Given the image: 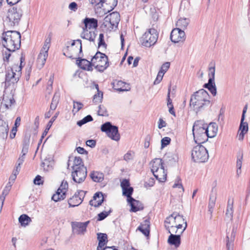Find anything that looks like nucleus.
Masks as SVG:
<instances>
[{
    "label": "nucleus",
    "instance_id": "1",
    "mask_svg": "<svg viewBox=\"0 0 250 250\" xmlns=\"http://www.w3.org/2000/svg\"><path fill=\"white\" fill-rule=\"evenodd\" d=\"M208 92L201 89L193 94L190 99V106H192L194 110L199 112L210 106V101Z\"/></svg>",
    "mask_w": 250,
    "mask_h": 250
},
{
    "label": "nucleus",
    "instance_id": "2",
    "mask_svg": "<svg viewBox=\"0 0 250 250\" xmlns=\"http://www.w3.org/2000/svg\"><path fill=\"white\" fill-rule=\"evenodd\" d=\"M2 38V45L8 51L15 52L20 48L21 35L19 32L14 30L4 32Z\"/></svg>",
    "mask_w": 250,
    "mask_h": 250
},
{
    "label": "nucleus",
    "instance_id": "3",
    "mask_svg": "<svg viewBox=\"0 0 250 250\" xmlns=\"http://www.w3.org/2000/svg\"><path fill=\"white\" fill-rule=\"evenodd\" d=\"M192 133L195 142L200 145L208 141L211 136L208 133V125L202 120L195 121L192 127Z\"/></svg>",
    "mask_w": 250,
    "mask_h": 250
},
{
    "label": "nucleus",
    "instance_id": "4",
    "mask_svg": "<svg viewBox=\"0 0 250 250\" xmlns=\"http://www.w3.org/2000/svg\"><path fill=\"white\" fill-rule=\"evenodd\" d=\"M191 157L195 162L205 163L208 161L209 155L207 149L200 144L193 147Z\"/></svg>",
    "mask_w": 250,
    "mask_h": 250
},
{
    "label": "nucleus",
    "instance_id": "5",
    "mask_svg": "<svg viewBox=\"0 0 250 250\" xmlns=\"http://www.w3.org/2000/svg\"><path fill=\"white\" fill-rule=\"evenodd\" d=\"M92 61L94 62L95 68L99 72H103L109 66L108 57L99 51L92 57Z\"/></svg>",
    "mask_w": 250,
    "mask_h": 250
},
{
    "label": "nucleus",
    "instance_id": "6",
    "mask_svg": "<svg viewBox=\"0 0 250 250\" xmlns=\"http://www.w3.org/2000/svg\"><path fill=\"white\" fill-rule=\"evenodd\" d=\"M158 38V33L157 30L151 28L146 32L142 36L141 41L143 45L146 47H150L157 42Z\"/></svg>",
    "mask_w": 250,
    "mask_h": 250
},
{
    "label": "nucleus",
    "instance_id": "7",
    "mask_svg": "<svg viewBox=\"0 0 250 250\" xmlns=\"http://www.w3.org/2000/svg\"><path fill=\"white\" fill-rule=\"evenodd\" d=\"M101 130L102 132L106 133L108 137L112 140L118 141L120 139L118 127L116 125H112L109 122L103 124L101 126Z\"/></svg>",
    "mask_w": 250,
    "mask_h": 250
},
{
    "label": "nucleus",
    "instance_id": "8",
    "mask_svg": "<svg viewBox=\"0 0 250 250\" xmlns=\"http://www.w3.org/2000/svg\"><path fill=\"white\" fill-rule=\"evenodd\" d=\"M22 15V11L21 8L14 6L9 8L8 11L7 18L8 19L10 25L15 26L18 25Z\"/></svg>",
    "mask_w": 250,
    "mask_h": 250
},
{
    "label": "nucleus",
    "instance_id": "9",
    "mask_svg": "<svg viewBox=\"0 0 250 250\" xmlns=\"http://www.w3.org/2000/svg\"><path fill=\"white\" fill-rule=\"evenodd\" d=\"M71 176L73 180L77 183L83 182L87 176V169L85 167H82L81 168L73 169Z\"/></svg>",
    "mask_w": 250,
    "mask_h": 250
},
{
    "label": "nucleus",
    "instance_id": "10",
    "mask_svg": "<svg viewBox=\"0 0 250 250\" xmlns=\"http://www.w3.org/2000/svg\"><path fill=\"white\" fill-rule=\"evenodd\" d=\"M170 38L172 42L174 43L183 42L186 39L185 32L180 28H176L171 32Z\"/></svg>",
    "mask_w": 250,
    "mask_h": 250
},
{
    "label": "nucleus",
    "instance_id": "11",
    "mask_svg": "<svg viewBox=\"0 0 250 250\" xmlns=\"http://www.w3.org/2000/svg\"><path fill=\"white\" fill-rule=\"evenodd\" d=\"M77 56V64L81 69L89 71L93 70L92 66H94V62L92 60L90 62L85 59H82V57L83 56L82 54L80 56L78 54Z\"/></svg>",
    "mask_w": 250,
    "mask_h": 250
},
{
    "label": "nucleus",
    "instance_id": "12",
    "mask_svg": "<svg viewBox=\"0 0 250 250\" xmlns=\"http://www.w3.org/2000/svg\"><path fill=\"white\" fill-rule=\"evenodd\" d=\"M49 47L50 45L44 43V45L38 55L37 62L41 67H42L46 62L48 57V51Z\"/></svg>",
    "mask_w": 250,
    "mask_h": 250
},
{
    "label": "nucleus",
    "instance_id": "13",
    "mask_svg": "<svg viewBox=\"0 0 250 250\" xmlns=\"http://www.w3.org/2000/svg\"><path fill=\"white\" fill-rule=\"evenodd\" d=\"M165 226L168 232L170 233L168 238V243L171 245L174 246L176 248L179 247L181 244V235L182 234H180V233L177 234H171L169 229V226L167 225H165Z\"/></svg>",
    "mask_w": 250,
    "mask_h": 250
},
{
    "label": "nucleus",
    "instance_id": "14",
    "mask_svg": "<svg viewBox=\"0 0 250 250\" xmlns=\"http://www.w3.org/2000/svg\"><path fill=\"white\" fill-rule=\"evenodd\" d=\"M118 0H100L101 8L103 7L105 13L112 11L117 6Z\"/></svg>",
    "mask_w": 250,
    "mask_h": 250
},
{
    "label": "nucleus",
    "instance_id": "15",
    "mask_svg": "<svg viewBox=\"0 0 250 250\" xmlns=\"http://www.w3.org/2000/svg\"><path fill=\"white\" fill-rule=\"evenodd\" d=\"M89 221H86L83 223L74 222L72 224V228L73 232L78 234H83L86 230V228Z\"/></svg>",
    "mask_w": 250,
    "mask_h": 250
},
{
    "label": "nucleus",
    "instance_id": "16",
    "mask_svg": "<svg viewBox=\"0 0 250 250\" xmlns=\"http://www.w3.org/2000/svg\"><path fill=\"white\" fill-rule=\"evenodd\" d=\"M111 84L113 88L117 91H127L130 89L129 84H126L122 81L115 80L111 83Z\"/></svg>",
    "mask_w": 250,
    "mask_h": 250
},
{
    "label": "nucleus",
    "instance_id": "17",
    "mask_svg": "<svg viewBox=\"0 0 250 250\" xmlns=\"http://www.w3.org/2000/svg\"><path fill=\"white\" fill-rule=\"evenodd\" d=\"M84 26L83 27L84 32L87 31L88 29H96L98 26V20L93 18L86 17L83 21Z\"/></svg>",
    "mask_w": 250,
    "mask_h": 250
},
{
    "label": "nucleus",
    "instance_id": "18",
    "mask_svg": "<svg viewBox=\"0 0 250 250\" xmlns=\"http://www.w3.org/2000/svg\"><path fill=\"white\" fill-rule=\"evenodd\" d=\"M104 201V195L101 192L95 193L93 197V199L91 200L89 204L91 206L98 208L101 206Z\"/></svg>",
    "mask_w": 250,
    "mask_h": 250
},
{
    "label": "nucleus",
    "instance_id": "19",
    "mask_svg": "<svg viewBox=\"0 0 250 250\" xmlns=\"http://www.w3.org/2000/svg\"><path fill=\"white\" fill-rule=\"evenodd\" d=\"M163 159L168 165L172 166L178 161V157L176 153L169 152L165 154Z\"/></svg>",
    "mask_w": 250,
    "mask_h": 250
},
{
    "label": "nucleus",
    "instance_id": "20",
    "mask_svg": "<svg viewBox=\"0 0 250 250\" xmlns=\"http://www.w3.org/2000/svg\"><path fill=\"white\" fill-rule=\"evenodd\" d=\"M150 223L149 219H146L137 228V230H139L145 236L149 237L150 235Z\"/></svg>",
    "mask_w": 250,
    "mask_h": 250
},
{
    "label": "nucleus",
    "instance_id": "21",
    "mask_svg": "<svg viewBox=\"0 0 250 250\" xmlns=\"http://www.w3.org/2000/svg\"><path fill=\"white\" fill-rule=\"evenodd\" d=\"M127 202L131 207L130 212H136L144 209L143 204L139 200H137L133 197L129 198V200L127 201Z\"/></svg>",
    "mask_w": 250,
    "mask_h": 250
},
{
    "label": "nucleus",
    "instance_id": "22",
    "mask_svg": "<svg viewBox=\"0 0 250 250\" xmlns=\"http://www.w3.org/2000/svg\"><path fill=\"white\" fill-rule=\"evenodd\" d=\"M8 123L0 119V137L3 139H6L8 136Z\"/></svg>",
    "mask_w": 250,
    "mask_h": 250
},
{
    "label": "nucleus",
    "instance_id": "23",
    "mask_svg": "<svg viewBox=\"0 0 250 250\" xmlns=\"http://www.w3.org/2000/svg\"><path fill=\"white\" fill-rule=\"evenodd\" d=\"M97 239L99 243L97 250H101L104 248V246L108 242L107 235L106 233H98L97 234Z\"/></svg>",
    "mask_w": 250,
    "mask_h": 250
},
{
    "label": "nucleus",
    "instance_id": "24",
    "mask_svg": "<svg viewBox=\"0 0 250 250\" xmlns=\"http://www.w3.org/2000/svg\"><path fill=\"white\" fill-rule=\"evenodd\" d=\"M152 173L155 178L160 182H164L167 180V172L165 171L164 167H161L158 170V171H155Z\"/></svg>",
    "mask_w": 250,
    "mask_h": 250
},
{
    "label": "nucleus",
    "instance_id": "25",
    "mask_svg": "<svg viewBox=\"0 0 250 250\" xmlns=\"http://www.w3.org/2000/svg\"><path fill=\"white\" fill-rule=\"evenodd\" d=\"M162 161H163V159L155 158L151 161L150 163L151 166V171L152 173H154L155 171H158V170L161 167H164Z\"/></svg>",
    "mask_w": 250,
    "mask_h": 250
},
{
    "label": "nucleus",
    "instance_id": "26",
    "mask_svg": "<svg viewBox=\"0 0 250 250\" xmlns=\"http://www.w3.org/2000/svg\"><path fill=\"white\" fill-rule=\"evenodd\" d=\"M59 114V112H56L55 113V114L52 117L51 120L48 123L46 128H45V130L43 132L42 135L41 136V138L40 140L39 143L38 144L39 146L42 143V139L47 135L48 131L49 130V129L52 126L53 123L55 121V120L58 117Z\"/></svg>",
    "mask_w": 250,
    "mask_h": 250
},
{
    "label": "nucleus",
    "instance_id": "27",
    "mask_svg": "<svg viewBox=\"0 0 250 250\" xmlns=\"http://www.w3.org/2000/svg\"><path fill=\"white\" fill-rule=\"evenodd\" d=\"M173 224H185V227L184 229H182V231H180V234H182L185 230V229H187L188 226L187 221H186L185 219L183 218V216L180 215L179 213L176 214L175 213V215H174L173 217Z\"/></svg>",
    "mask_w": 250,
    "mask_h": 250
},
{
    "label": "nucleus",
    "instance_id": "28",
    "mask_svg": "<svg viewBox=\"0 0 250 250\" xmlns=\"http://www.w3.org/2000/svg\"><path fill=\"white\" fill-rule=\"evenodd\" d=\"M203 87L208 89L213 96L216 95L217 88L215 81H208L207 83L203 85Z\"/></svg>",
    "mask_w": 250,
    "mask_h": 250
},
{
    "label": "nucleus",
    "instance_id": "29",
    "mask_svg": "<svg viewBox=\"0 0 250 250\" xmlns=\"http://www.w3.org/2000/svg\"><path fill=\"white\" fill-rule=\"evenodd\" d=\"M82 203V200L79 199L77 195L75 193L74 195L68 200L69 208L78 206Z\"/></svg>",
    "mask_w": 250,
    "mask_h": 250
},
{
    "label": "nucleus",
    "instance_id": "30",
    "mask_svg": "<svg viewBox=\"0 0 250 250\" xmlns=\"http://www.w3.org/2000/svg\"><path fill=\"white\" fill-rule=\"evenodd\" d=\"M208 74L209 77L208 81H215V62L212 61L209 64L208 67Z\"/></svg>",
    "mask_w": 250,
    "mask_h": 250
},
{
    "label": "nucleus",
    "instance_id": "31",
    "mask_svg": "<svg viewBox=\"0 0 250 250\" xmlns=\"http://www.w3.org/2000/svg\"><path fill=\"white\" fill-rule=\"evenodd\" d=\"M19 223L23 227H26L32 221L31 218L27 214H23L19 218Z\"/></svg>",
    "mask_w": 250,
    "mask_h": 250
},
{
    "label": "nucleus",
    "instance_id": "32",
    "mask_svg": "<svg viewBox=\"0 0 250 250\" xmlns=\"http://www.w3.org/2000/svg\"><path fill=\"white\" fill-rule=\"evenodd\" d=\"M90 176L94 182H101L104 180V174L102 172L93 171L90 173Z\"/></svg>",
    "mask_w": 250,
    "mask_h": 250
},
{
    "label": "nucleus",
    "instance_id": "33",
    "mask_svg": "<svg viewBox=\"0 0 250 250\" xmlns=\"http://www.w3.org/2000/svg\"><path fill=\"white\" fill-rule=\"evenodd\" d=\"M189 22V20L187 18H181L176 23V25L178 28L182 29L183 31L187 28Z\"/></svg>",
    "mask_w": 250,
    "mask_h": 250
},
{
    "label": "nucleus",
    "instance_id": "34",
    "mask_svg": "<svg viewBox=\"0 0 250 250\" xmlns=\"http://www.w3.org/2000/svg\"><path fill=\"white\" fill-rule=\"evenodd\" d=\"M110 15L112 19V27H117L120 21V14L117 12H113Z\"/></svg>",
    "mask_w": 250,
    "mask_h": 250
},
{
    "label": "nucleus",
    "instance_id": "35",
    "mask_svg": "<svg viewBox=\"0 0 250 250\" xmlns=\"http://www.w3.org/2000/svg\"><path fill=\"white\" fill-rule=\"evenodd\" d=\"M226 216L230 220L232 219L233 217V200L230 202V199H229L228 202V205L226 212Z\"/></svg>",
    "mask_w": 250,
    "mask_h": 250
},
{
    "label": "nucleus",
    "instance_id": "36",
    "mask_svg": "<svg viewBox=\"0 0 250 250\" xmlns=\"http://www.w3.org/2000/svg\"><path fill=\"white\" fill-rule=\"evenodd\" d=\"M216 199V195H213V194H211L210 195L208 208V211L210 212L211 217L212 216V213L213 211V208L215 205V202Z\"/></svg>",
    "mask_w": 250,
    "mask_h": 250
},
{
    "label": "nucleus",
    "instance_id": "37",
    "mask_svg": "<svg viewBox=\"0 0 250 250\" xmlns=\"http://www.w3.org/2000/svg\"><path fill=\"white\" fill-rule=\"evenodd\" d=\"M82 167L84 166L82 158L80 157H75L74 160L72 169H79L81 168Z\"/></svg>",
    "mask_w": 250,
    "mask_h": 250
},
{
    "label": "nucleus",
    "instance_id": "38",
    "mask_svg": "<svg viewBox=\"0 0 250 250\" xmlns=\"http://www.w3.org/2000/svg\"><path fill=\"white\" fill-rule=\"evenodd\" d=\"M66 197V194L63 192L62 194L58 190L52 196V200L57 202L59 201L63 200Z\"/></svg>",
    "mask_w": 250,
    "mask_h": 250
},
{
    "label": "nucleus",
    "instance_id": "39",
    "mask_svg": "<svg viewBox=\"0 0 250 250\" xmlns=\"http://www.w3.org/2000/svg\"><path fill=\"white\" fill-rule=\"evenodd\" d=\"M102 26L104 27H108L110 30L113 29L114 27H112V19L110 17V14L107 15L104 19V21L102 24Z\"/></svg>",
    "mask_w": 250,
    "mask_h": 250
},
{
    "label": "nucleus",
    "instance_id": "40",
    "mask_svg": "<svg viewBox=\"0 0 250 250\" xmlns=\"http://www.w3.org/2000/svg\"><path fill=\"white\" fill-rule=\"evenodd\" d=\"M60 96L57 93H55L52 98V102L50 106V109L54 110L56 109L59 103Z\"/></svg>",
    "mask_w": 250,
    "mask_h": 250
},
{
    "label": "nucleus",
    "instance_id": "41",
    "mask_svg": "<svg viewBox=\"0 0 250 250\" xmlns=\"http://www.w3.org/2000/svg\"><path fill=\"white\" fill-rule=\"evenodd\" d=\"M112 212V209L110 208L108 211H102L99 213L97 216V221H101L104 220L106 218L111 212Z\"/></svg>",
    "mask_w": 250,
    "mask_h": 250
},
{
    "label": "nucleus",
    "instance_id": "42",
    "mask_svg": "<svg viewBox=\"0 0 250 250\" xmlns=\"http://www.w3.org/2000/svg\"><path fill=\"white\" fill-rule=\"evenodd\" d=\"M244 119H241L240 124L239 127V130L242 131V135L243 132H248V124L246 122H244Z\"/></svg>",
    "mask_w": 250,
    "mask_h": 250
},
{
    "label": "nucleus",
    "instance_id": "43",
    "mask_svg": "<svg viewBox=\"0 0 250 250\" xmlns=\"http://www.w3.org/2000/svg\"><path fill=\"white\" fill-rule=\"evenodd\" d=\"M133 192V188L130 186L123 189V194L127 198V201L129 200V198L132 197L131 195Z\"/></svg>",
    "mask_w": 250,
    "mask_h": 250
},
{
    "label": "nucleus",
    "instance_id": "44",
    "mask_svg": "<svg viewBox=\"0 0 250 250\" xmlns=\"http://www.w3.org/2000/svg\"><path fill=\"white\" fill-rule=\"evenodd\" d=\"M93 120V119L92 117L90 115H88L84 117L83 119L78 121L77 123V125L79 126H81L84 124L89 122L92 121Z\"/></svg>",
    "mask_w": 250,
    "mask_h": 250
},
{
    "label": "nucleus",
    "instance_id": "45",
    "mask_svg": "<svg viewBox=\"0 0 250 250\" xmlns=\"http://www.w3.org/2000/svg\"><path fill=\"white\" fill-rule=\"evenodd\" d=\"M10 189L6 187V188L3 190L2 195L0 196V212L1 211L3 205L5 196L8 194Z\"/></svg>",
    "mask_w": 250,
    "mask_h": 250
},
{
    "label": "nucleus",
    "instance_id": "46",
    "mask_svg": "<svg viewBox=\"0 0 250 250\" xmlns=\"http://www.w3.org/2000/svg\"><path fill=\"white\" fill-rule=\"evenodd\" d=\"M16 75L15 72L13 71V68L11 69L10 72H8L5 75V81L7 83L10 82L12 80L15 79V81H16V79L15 78Z\"/></svg>",
    "mask_w": 250,
    "mask_h": 250
},
{
    "label": "nucleus",
    "instance_id": "47",
    "mask_svg": "<svg viewBox=\"0 0 250 250\" xmlns=\"http://www.w3.org/2000/svg\"><path fill=\"white\" fill-rule=\"evenodd\" d=\"M68 187V183L67 182V181H65L64 180H63L62 181L60 187L57 190L59 191L60 192H61L62 194L63 192H64L66 194V190H67Z\"/></svg>",
    "mask_w": 250,
    "mask_h": 250
},
{
    "label": "nucleus",
    "instance_id": "48",
    "mask_svg": "<svg viewBox=\"0 0 250 250\" xmlns=\"http://www.w3.org/2000/svg\"><path fill=\"white\" fill-rule=\"evenodd\" d=\"M98 115L101 116H108V114L106 108L102 105L99 106V110L98 111Z\"/></svg>",
    "mask_w": 250,
    "mask_h": 250
},
{
    "label": "nucleus",
    "instance_id": "49",
    "mask_svg": "<svg viewBox=\"0 0 250 250\" xmlns=\"http://www.w3.org/2000/svg\"><path fill=\"white\" fill-rule=\"evenodd\" d=\"M83 104L82 103L74 101L73 112H75V113L78 112L83 108Z\"/></svg>",
    "mask_w": 250,
    "mask_h": 250
},
{
    "label": "nucleus",
    "instance_id": "50",
    "mask_svg": "<svg viewBox=\"0 0 250 250\" xmlns=\"http://www.w3.org/2000/svg\"><path fill=\"white\" fill-rule=\"evenodd\" d=\"M50 163V161L46 159H45L44 161L42 163L41 166L43 168L44 170L49 171L52 168Z\"/></svg>",
    "mask_w": 250,
    "mask_h": 250
},
{
    "label": "nucleus",
    "instance_id": "51",
    "mask_svg": "<svg viewBox=\"0 0 250 250\" xmlns=\"http://www.w3.org/2000/svg\"><path fill=\"white\" fill-rule=\"evenodd\" d=\"M103 46L105 49L107 48V44L105 43L104 40V35L103 33H101L99 35L98 47Z\"/></svg>",
    "mask_w": 250,
    "mask_h": 250
},
{
    "label": "nucleus",
    "instance_id": "52",
    "mask_svg": "<svg viewBox=\"0 0 250 250\" xmlns=\"http://www.w3.org/2000/svg\"><path fill=\"white\" fill-rule=\"evenodd\" d=\"M96 36L97 34L95 31H90L89 33H86V40L92 42H94Z\"/></svg>",
    "mask_w": 250,
    "mask_h": 250
},
{
    "label": "nucleus",
    "instance_id": "53",
    "mask_svg": "<svg viewBox=\"0 0 250 250\" xmlns=\"http://www.w3.org/2000/svg\"><path fill=\"white\" fill-rule=\"evenodd\" d=\"M103 98V93L98 92L97 94H95L93 96V101L94 103L101 102Z\"/></svg>",
    "mask_w": 250,
    "mask_h": 250
},
{
    "label": "nucleus",
    "instance_id": "54",
    "mask_svg": "<svg viewBox=\"0 0 250 250\" xmlns=\"http://www.w3.org/2000/svg\"><path fill=\"white\" fill-rule=\"evenodd\" d=\"M134 155V152L132 151H128L124 156V160L126 162L132 160Z\"/></svg>",
    "mask_w": 250,
    "mask_h": 250
},
{
    "label": "nucleus",
    "instance_id": "55",
    "mask_svg": "<svg viewBox=\"0 0 250 250\" xmlns=\"http://www.w3.org/2000/svg\"><path fill=\"white\" fill-rule=\"evenodd\" d=\"M170 63L169 62H166L162 64L159 72H162L164 74L170 67Z\"/></svg>",
    "mask_w": 250,
    "mask_h": 250
},
{
    "label": "nucleus",
    "instance_id": "56",
    "mask_svg": "<svg viewBox=\"0 0 250 250\" xmlns=\"http://www.w3.org/2000/svg\"><path fill=\"white\" fill-rule=\"evenodd\" d=\"M171 141V139L168 137H165L161 140V148H164L168 145Z\"/></svg>",
    "mask_w": 250,
    "mask_h": 250
},
{
    "label": "nucleus",
    "instance_id": "57",
    "mask_svg": "<svg viewBox=\"0 0 250 250\" xmlns=\"http://www.w3.org/2000/svg\"><path fill=\"white\" fill-rule=\"evenodd\" d=\"M34 184L36 185H42L43 184V180H42V177L39 175H37L34 179Z\"/></svg>",
    "mask_w": 250,
    "mask_h": 250
},
{
    "label": "nucleus",
    "instance_id": "58",
    "mask_svg": "<svg viewBox=\"0 0 250 250\" xmlns=\"http://www.w3.org/2000/svg\"><path fill=\"white\" fill-rule=\"evenodd\" d=\"M30 135L26 134L24 136L22 142V146L29 147L30 144Z\"/></svg>",
    "mask_w": 250,
    "mask_h": 250
},
{
    "label": "nucleus",
    "instance_id": "59",
    "mask_svg": "<svg viewBox=\"0 0 250 250\" xmlns=\"http://www.w3.org/2000/svg\"><path fill=\"white\" fill-rule=\"evenodd\" d=\"M11 52H13L8 51V50L5 52H2L3 59L4 62H9V59L11 55Z\"/></svg>",
    "mask_w": 250,
    "mask_h": 250
},
{
    "label": "nucleus",
    "instance_id": "60",
    "mask_svg": "<svg viewBox=\"0 0 250 250\" xmlns=\"http://www.w3.org/2000/svg\"><path fill=\"white\" fill-rule=\"evenodd\" d=\"M164 74H162V72L159 71V72L157 74V77L154 82L153 84H157L159 83L162 81L163 76H164Z\"/></svg>",
    "mask_w": 250,
    "mask_h": 250
},
{
    "label": "nucleus",
    "instance_id": "61",
    "mask_svg": "<svg viewBox=\"0 0 250 250\" xmlns=\"http://www.w3.org/2000/svg\"><path fill=\"white\" fill-rule=\"evenodd\" d=\"M86 191H84L83 190H78L75 192V194L77 195L79 199H80L81 200L83 201V198L85 195Z\"/></svg>",
    "mask_w": 250,
    "mask_h": 250
},
{
    "label": "nucleus",
    "instance_id": "62",
    "mask_svg": "<svg viewBox=\"0 0 250 250\" xmlns=\"http://www.w3.org/2000/svg\"><path fill=\"white\" fill-rule=\"evenodd\" d=\"M210 127H212L213 128V134L211 135V137H214L215 134L216 133V132L217 131V125L215 123H211L209 125H208V129Z\"/></svg>",
    "mask_w": 250,
    "mask_h": 250
},
{
    "label": "nucleus",
    "instance_id": "63",
    "mask_svg": "<svg viewBox=\"0 0 250 250\" xmlns=\"http://www.w3.org/2000/svg\"><path fill=\"white\" fill-rule=\"evenodd\" d=\"M121 187H122V189L130 187V182L129 180L126 179H124L121 183Z\"/></svg>",
    "mask_w": 250,
    "mask_h": 250
},
{
    "label": "nucleus",
    "instance_id": "64",
    "mask_svg": "<svg viewBox=\"0 0 250 250\" xmlns=\"http://www.w3.org/2000/svg\"><path fill=\"white\" fill-rule=\"evenodd\" d=\"M90 3L97 8H101L100 0H88Z\"/></svg>",
    "mask_w": 250,
    "mask_h": 250
}]
</instances>
